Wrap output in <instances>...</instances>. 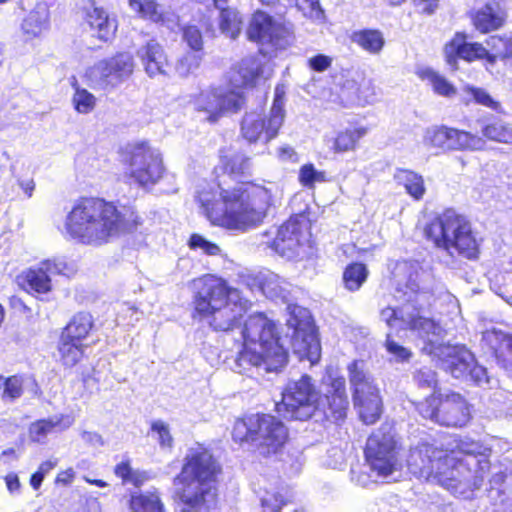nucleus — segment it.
<instances>
[{
    "label": "nucleus",
    "instance_id": "f257e3e1",
    "mask_svg": "<svg viewBox=\"0 0 512 512\" xmlns=\"http://www.w3.org/2000/svg\"><path fill=\"white\" fill-rule=\"evenodd\" d=\"M476 441L453 438L446 448L434 443L419 442L410 449L407 466L420 480L437 484L451 494L470 499L482 486L489 461Z\"/></svg>",
    "mask_w": 512,
    "mask_h": 512
},
{
    "label": "nucleus",
    "instance_id": "f03ea898",
    "mask_svg": "<svg viewBox=\"0 0 512 512\" xmlns=\"http://www.w3.org/2000/svg\"><path fill=\"white\" fill-rule=\"evenodd\" d=\"M273 187L241 182L233 187L225 179L206 184L197 199L207 219L216 226L240 233L259 227L273 205Z\"/></svg>",
    "mask_w": 512,
    "mask_h": 512
},
{
    "label": "nucleus",
    "instance_id": "7ed1b4c3",
    "mask_svg": "<svg viewBox=\"0 0 512 512\" xmlns=\"http://www.w3.org/2000/svg\"><path fill=\"white\" fill-rule=\"evenodd\" d=\"M429 275L422 271L416 262H400L397 264L395 278L397 287L394 298L401 303L400 307H386L381 310L380 317L388 326L408 328L419 337L429 338L439 335L442 328L434 320L425 316L432 304L433 294L420 281Z\"/></svg>",
    "mask_w": 512,
    "mask_h": 512
},
{
    "label": "nucleus",
    "instance_id": "20e7f679",
    "mask_svg": "<svg viewBox=\"0 0 512 512\" xmlns=\"http://www.w3.org/2000/svg\"><path fill=\"white\" fill-rule=\"evenodd\" d=\"M220 467L203 446L190 447L174 480V499L181 512H208L215 506Z\"/></svg>",
    "mask_w": 512,
    "mask_h": 512
},
{
    "label": "nucleus",
    "instance_id": "39448f33",
    "mask_svg": "<svg viewBox=\"0 0 512 512\" xmlns=\"http://www.w3.org/2000/svg\"><path fill=\"white\" fill-rule=\"evenodd\" d=\"M241 342L231 369L248 374L253 368L276 372L287 363V352L279 344L275 324L259 313L249 316L240 330Z\"/></svg>",
    "mask_w": 512,
    "mask_h": 512
},
{
    "label": "nucleus",
    "instance_id": "423d86ee",
    "mask_svg": "<svg viewBox=\"0 0 512 512\" xmlns=\"http://www.w3.org/2000/svg\"><path fill=\"white\" fill-rule=\"evenodd\" d=\"M124 229L123 219L111 202L82 198L67 214L62 233L81 244L101 246Z\"/></svg>",
    "mask_w": 512,
    "mask_h": 512
},
{
    "label": "nucleus",
    "instance_id": "0eeeda50",
    "mask_svg": "<svg viewBox=\"0 0 512 512\" xmlns=\"http://www.w3.org/2000/svg\"><path fill=\"white\" fill-rule=\"evenodd\" d=\"M195 312L215 331H233L244 313L247 301L237 289L212 275L194 280Z\"/></svg>",
    "mask_w": 512,
    "mask_h": 512
},
{
    "label": "nucleus",
    "instance_id": "6e6552de",
    "mask_svg": "<svg viewBox=\"0 0 512 512\" xmlns=\"http://www.w3.org/2000/svg\"><path fill=\"white\" fill-rule=\"evenodd\" d=\"M425 234L436 247L449 255L455 253L474 258L478 252V242L470 222L452 209L444 211L425 229Z\"/></svg>",
    "mask_w": 512,
    "mask_h": 512
},
{
    "label": "nucleus",
    "instance_id": "1a4fd4ad",
    "mask_svg": "<svg viewBox=\"0 0 512 512\" xmlns=\"http://www.w3.org/2000/svg\"><path fill=\"white\" fill-rule=\"evenodd\" d=\"M439 335H429L423 350L438 361V365L452 377L470 380L478 386L491 387L493 379L485 367L479 365L474 355L462 345H449L439 343Z\"/></svg>",
    "mask_w": 512,
    "mask_h": 512
},
{
    "label": "nucleus",
    "instance_id": "9d476101",
    "mask_svg": "<svg viewBox=\"0 0 512 512\" xmlns=\"http://www.w3.org/2000/svg\"><path fill=\"white\" fill-rule=\"evenodd\" d=\"M400 445L393 428L384 424L367 439L366 461L376 477L395 481L394 474L402 469Z\"/></svg>",
    "mask_w": 512,
    "mask_h": 512
},
{
    "label": "nucleus",
    "instance_id": "9b49d317",
    "mask_svg": "<svg viewBox=\"0 0 512 512\" xmlns=\"http://www.w3.org/2000/svg\"><path fill=\"white\" fill-rule=\"evenodd\" d=\"M320 408V394L311 377L303 375L290 381L282 392V400L276 403V410L283 417L294 420H308Z\"/></svg>",
    "mask_w": 512,
    "mask_h": 512
},
{
    "label": "nucleus",
    "instance_id": "f8f14e48",
    "mask_svg": "<svg viewBox=\"0 0 512 512\" xmlns=\"http://www.w3.org/2000/svg\"><path fill=\"white\" fill-rule=\"evenodd\" d=\"M347 369L354 405L359 411L360 418L366 424H373L382 411L379 388L366 369L364 361H353Z\"/></svg>",
    "mask_w": 512,
    "mask_h": 512
},
{
    "label": "nucleus",
    "instance_id": "ddd939ff",
    "mask_svg": "<svg viewBox=\"0 0 512 512\" xmlns=\"http://www.w3.org/2000/svg\"><path fill=\"white\" fill-rule=\"evenodd\" d=\"M285 89L278 85L272 107L267 116L260 113H246L241 123V134L248 142H263L267 144L274 139L285 119Z\"/></svg>",
    "mask_w": 512,
    "mask_h": 512
},
{
    "label": "nucleus",
    "instance_id": "4468645a",
    "mask_svg": "<svg viewBox=\"0 0 512 512\" xmlns=\"http://www.w3.org/2000/svg\"><path fill=\"white\" fill-rule=\"evenodd\" d=\"M244 102V95L239 89L219 86L199 93L193 101V106L198 113L203 114L204 120L216 123L224 115L238 112Z\"/></svg>",
    "mask_w": 512,
    "mask_h": 512
},
{
    "label": "nucleus",
    "instance_id": "2eb2a0df",
    "mask_svg": "<svg viewBox=\"0 0 512 512\" xmlns=\"http://www.w3.org/2000/svg\"><path fill=\"white\" fill-rule=\"evenodd\" d=\"M288 310L287 326L293 330V351L300 358H306L313 364L319 360L321 347L310 311L297 305L288 306Z\"/></svg>",
    "mask_w": 512,
    "mask_h": 512
},
{
    "label": "nucleus",
    "instance_id": "dca6fc26",
    "mask_svg": "<svg viewBox=\"0 0 512 512\" xmlns=\"http://www.w3.org/2000/svg\"><path fill=\"white\" fill-rule=\"evenodd\" d=\"M126 163L125 175L141 187L155 185L165 172L160 152L146 143L134 146Z\"/></svg>",
    "mask_w": 512,
    "mask_h": 512
},
{
    "label": "nucleus",
    "instance_id": "f3484780",
    "mask_svg": "<svg viewBox=\"0 0 512 512\" xmlns=\"http://www.w3.org/2000/svg\"><path fill=\"white\" fill-rule=\"evenodd\" d=\"M134 60L129 53H119L101 60L86 69L84 77L94 89H111L127 80L133 73Z\"/></svg>",
    "mask_w": 512,
    "mask_h": 512
},
{
    "label": "nucleus",
    "instance_id": "a211bd4d",
    "mask_svg": "<svg viewBox=\"0 0 512 512\" xmlns=\"http://www.w3.org/2000/svg\"><path fill=\"white\" fill-rule=\"evenodd\" d=\"M246 34L250 41L276 50L286 49L293 41L290 27L261 10L251 16Z\"/></svg>",
    "mask_w": 512,
    "mask_h": 512
},
{
    "label": "nucleus",
    "instance_id": "6ab92c4d",
    "mask_svg": "<svg viewBox=\"0 0 512 512\" xmlns=\"http://www.w3.org/2000/svg\"><path fill=\"white\" fill-rule=\"evenodd\" d=\"M305 219L301 215L291 217L274 231L262 234V245L272 248L279 255L293 259L299 255L303 240Z\"/></svg>",
    "mask_w": 512,
    "mask_h": 512
},
{
    "label": "nucleus",
    "instance_id": "aec40b11",
    "mask_svg": "<svg viewBox=\"0 0 512 512\" xmlns=\"http://www.w3.org/2000/svg\"><path fill=\"white\" fill-rule=\"evenodd\" d=\"M254 446L262 455L277 453L285 444L288 432L277 418L267 414H256L254 422Z\"/></svg>",
    "mask_w": 512,
    "mask_h": 512
},
{
    "label": "nucleus",
    "instance_id": "412c9836",
    "mask_svg": "<svg viewBox=\"0 0 512 512\" xmlns=\"http://www.w3.org/2000/svg\"><path fill=\"white\" fill-rule=\"evenodd\" d=\"M66 261L62 258H52L41 261L23 273L24 281L30 291L46 294L51 291L52 275H68L70 272Z\"/></svg>",
    "mask_w": 512,
    "mask_h": 512
},
{
    "label": "nucleus",
    "instance_id": "4be33fe9",
    "mask_svg": "<svg viewBox=\"0 0 512 512\" xmlns=\"http://www.w3.org/2000/svg\"><path fill=\"white\" fill-rule=\"evenodd\" d=\"M441 417L438 424L451 427H462L470 418L469 407L465 399L457 393L446 395L440 405Z\"/></svg>",
    "mask_w": 512,
    "mask_h": 512
},
{
    "label": "nucleus",
    "instance_id": "5701e85b",
    "mask_svg": "<svg viewBox=\"0 0 512 512\" xmlns=\"http://www.w3.org/2000/svg\"><path fill=\"white\" fill-rule=\"evenodd\" d=\"M137 56L149 77L166 75L169 62L163 47L154 39L149 40L137 51Z\"/></svg>",
    "mask_w": 512,
    "mask_h": 512
},
{
    "label": "nucleus",
    "instance_id": "b1692460",
    "mask_svg": "<svg viewBox=\"0 0 512 512\" xmlns=\"http://www.w3.org/2000/svg\"><path fill=\"white\" fill-rule=\"evenodd\" d=\"M445 55L447 62L453 65L457 58L468 62L487 58L488 50L482 44L468 43L464 34L457 33L454 38L446 44Z\"/></svg>",
    "mask_w": 512,
    "mask_h": 512
},
{
    "label": "nucleus",
    "instance_id": "393cba45",
    "mask_svg": "<svg viewBox=\"0 0 512 512\" xmlns=\"http://www.w3.org/2000/svg\"><path fill=\"white\" fill-rule=\"evenodd\" d=\"M271 76V68L263 66L260 61L254 57L244 58L238 70L231 77V82L235 86L233 89H239L242 93L241 86H254L261 79H267Z\"/></svg>",
    "mask_w": 512,
    "mask_h": 512
},
{
    "label": "nucleus",
    "instance_id": "a878e982",
    "mask_svg": "<svg viewBox=\"0 0 512 512\" xmlns=\"http://www.w3.org/2000/svg\"><path fill=\"white\" fill-rule=\"evenodd\" d=\"M333 393L325 395L324 399H320V408L323 415L334 421L345 418L348 407V399L345 391L344 379H337L333 384Z\"/></svg>",
    "mask_w": 512,
    "mask_h": 512
},
{
    "label": "nucleus",
    "instance_id": "bb28decb",
    "mask_svg": "<svg viewBox=\"0 0 512 512\" xmlns=\"http://www.w3.org/2000/svg\"><path fill=\"white\" fill-rule=\"evenodd\" d=\"M85 21L94 35L102 41L111 39L117 30V21L108 12L93 3L86 8Z\"/></svg>",
    "mask_w": 512,
    "mask_h": 512
},
{
    "label": "nucleus",
    "instance_id": "cd10ccee",
    "mask_svg": "<svg viewBox=\"0 0 512 512\" xmlns=\"http://www.w3.org/2000/svg\"><path fill=\"white\" fill-rule=\"evenodd\" d=\"M367 133L365 127H347L337 131L334 135L326 134L324 143L334 153H345L354 151L358 142Z\"/></svg>",
    "mask_w": 512,
    "mask_h": 512
},
{
    "label": "nucleus",
    "instance_id": "c85d7f7f",
    "mask_svg": "<svg viewBox=\"0 0 512 512\" xmlns=\"http://www.w3.org/2000/svg\"><path fill=\"white\" fill-rule=\"evenodd\" d=\"M507 18L505 10L496 3L486 4L478 9L473 17V24L475 28L482 32L488 33L493 30L501 28Z\"/></svg>",
    "mask_w": 512,
    "mask_h": 512
},
{
    "label": "nucleus",
    "instance_id": "c756f323",
    "mask_svg": "<svg viewBox=\"0 0 512 512\" xmlns=\"http://www.w3.org/2000/svg\"><path fill=\"white\" fill-rule=\"evenodd\" d=\"M73 423V417L63 414L38 420L32 423L29 428L30 438L34 442L42 443L49 434L64 431L72 426Z\"/></svg>",
    "mask_w": 512,
    "mask_h": 512
},
{
    "label": "nucleus",
    "instance_id": "7c9ffc66",
    "mask_svg": "<svg viewBox=\"0 0 512 512\" xmlns=\"http://www.w3.org/2000/svg\"><path fill=\"white\" fill-rule=\"evenodd\" d=\"M251 161L243 153L233 152L221 155L219 165L216 167V173L222 172L223 177L227 176L233 180H238L250 174Z\"/></svg>",
    "mask_w": 512,
    "mask_h": 512
},
{
    "label": "nucleus",
    "instance_id": "2f4dec72",
    "mask_svg": "<svg viewBox=\"0 0 512 512\" xmlns=\"http://www.w3.org/2000/svg\"><path fill=\"white\" fill-rule=\"evenodd\" d=\"M486 146V141L470 132L448 127V151H480Z\"/></svg>",
    "mask_w": 512,
    "mask_h": 512
},
{
    "label": "nucleus",
    "instance_id": "473e14b6",
    "mask_svg": "<svg viewBox=\"0 0 512 512\" xmlns=\"http://www.w3.org/2000/svg\"><path fill=\"white\" fill-rule=\"evenodd\" d=\"M49 26V11L44 4H38L24 18L21 29L26 39L39 37Z\"/></svg>",
    "mask_w": 512,
    "mask_h": 512
},
{
    "label": "nucleus",
    "instance_id": "72a5a7b5",
    "mask_svg": "<svg viewBox=\"0 0 512 512\" xmlns=\"http://www.w3.org/2000/svg\"><path fill=\"white\" fill-rule=\"evenodd\" d=\"M350 39L352 43L371 55H379L386 43L383 33L378 29L354 31Z\"/></svg>",
    "mask_w": 512,
    "mask_h": 512
},
{
    "label": "nucleus",
    "instance_id": "f704fd0d",
    "mask_svg": "<svg viewBox=\"0 0 512 512\" xmlns=\"http://www.w3.org/2000/svg\"><path fill=\"white\" fill-rule=\"evenodd\" d=\"M394 179L402 185L407 194L414 200H421L426 192L424 178L419 173L409 169H396Z\"/></svg>",
    "mask_w": 512,
    "mask_h": 512
},
{
    "label": "nucleus",
    "instance_id": "c9c22d12",
    "mask_svg": "<svg viewBox=\"0 0 512 512\" xmlns=\"http://www.w3.org/2000/svg\"><path fill=\"white\" fill-rule=\"evenodd\" d=\"M259 281L261 290L266 297L271 299H287L289 283L279 275L267 271L260 275Z\"/></svg>",
    "mask_w": 512,
    "mask_h": 512
},
{
    "label": "nucleus",
    "instance_id": "e433bc0d",
    "mask_svg": "<svg viewBox=\"0 0 512 512\" xmlns=\"http://www.w3.org/2000/svg\"><path fill=\"white\" fill-rule=\"evenodd\" d=\"M481 132L484 137L491 141L504 144L512 143V127L501 119L491 118L484 120Z\"/></svg>",
    "mask_w": 512,
    "mask_h": 512
},
{
    "label": "nucleus",
    "instance_id": "4c0bfd02",
    "mask_svg": "<svg viewBox=\"0 0 512 512\" xmlns=\"http://www.w3.org/2000/svg\"><path fill=\"white\" fill-rule=\"evenodd\" d=\"M93 326L92 316L88 313H78L66 325L62 331L65 339H73L82 342L89 334Z\"/></svg>",
    "mask_w": 512,
    "mask_h": 512
},
{
    "label": "nucleus",
    "instance_id": "58836bf2",
    "mask_svg": "<svg viewBox=\"0 0 512 512\" xmlns=\"http://www.w3.org/2000/svg\"><path fill=\"white\" fill-rule=\"evenodd\" d=\"M419 77L431 86L433 91L444 97L456 94V88L442 75L431 68H424L418 72Z\"/></svg>",
    "mask_w": 512,
    "mask_h": 512
},
{
    "label": "nucleus",
    "instance_id": "ea45409f",
    "mask_svg": "<svg viewBox=\"0 0 512 512\" xmlns=\"http://www.w3.org/2000/svg\"><path fill=\"white\" fill-rule=\"evenodd\" d=\"M129 506L133 512H165L163 503L156 492L133 494Z\"/></svg>",
    "mask_w": 512,
    "mask_h": 512
},
{
    "label": "nucleus",
    "instance_id": "a19ab883",
    "mask_svg": "<svg viewBox=\"0 0 512 512\" xmlns=\"http://www.w3.org/2000/svg\"><path fill=\"white\" fill-rule=\"evenodd\" d=\"M58 351L60 359L65 366L72 367L76 365L83 356L84 346L82 342L71 338L65 339L61 334Z\"/></svg>",
    "mask_w": 512,
    "mask_h": 512
},
{
    "label": "nucleus",
    "instance_id": "79ce46f5",
    "mask_svg": "<svg viewBox=\"0 0 512 512\" xmlns=\"http://www.w3.org/2000/svg\"><path fill=\"white\" fill-rule=\"evenodd\" d=\"M368 277V270L362 263H352L343 273L344 286L349 291H357Z\"/></svg>",
    "mask_w": 512,
    "mask_h": 512
},
{
    "label": "nucleus",
    "instance_id": "37998d69",
    "mask_svg": "<svg viewBox=\"0 0 512 512\" xmlns=\"http://www.w3.org/2000/svg\"><path fill=\"white\" fill-rule=\"evenodd\" d=\"M423 144L427 148L439 149L443 152L448 151V127L433 126L424 131Z\"/></svg>",
    "mask_w": 512,
    "mask_h": 512
},
{
    "label": "nucleus",
    "instance_id": "c03bdc74",
    "mask_svg": "<svg viewBox=\"0 0 512 512\" xmlns=\"http://www.w3.org/2000/svg\"><path fill=\"white\" fill-rule=\"evenodd\" d=\"M74 94L72 96V104L74 109L80 114L91 113L97 104L96 97L87 89L80 87L75 81L72 84Z\"/></svg>",
    "mask_w": 512,
    "mask_h": 512
},
{
    "label": "nucleus",
    "instance_id": "a18cd8bd",
    "mask_svg": "<svg viewBox=\"0 0 512 512\" xmlns=\"http://www.w3.org/2000/svg\"><path fill=\"white\" fill-rule=\"evenodd\" d=\"M242 19L234 9L223 8L220 13V29L228 37L235 39L241 31Z\"/></svg>",
    "mask_w": 512,
    "mask_h": 512
},
{
    "label": "nucleus",
    "instance_id": "49530a36",
    "mask_svg": "<svg viewBox=\"0 0 512 512\" xmlns=\"http://www.w3.org/2000/svg\"><path fill=\"white\" fill-rule=\"evenodd\" d=\"M130 9L138 16L150 19L154 22L163 21L162 14L159 12V5L155 0H128Z\"/></svg>",
    "mask_w": 512,
    "mask_h": 512
},
{
    "label": "nucleus",
    "instance_id": "de8ad7c7",
    "mask_svg": "<svg viewBox=\"0 0 512 512\" xmlns=\"http://www.w3.org/2000/svg\"><path fill=\"white\" fill-rule=\"evenodd\" d=\"M256 414L238 419L232 431V437L236 442H251L254 445V422Z\"/></svg>",
    "mask_w": 512,
    "mask_h": 512
},
{
    "label": "nucleus",
    "instance_id": "09e8293b",
    "mask_svg": "<svg viewBox=\"0 0 512 512\" xmlns=\"http://www.w3.org/2000/svg\"><path fill=\"white\" fill-rule=\"evenodd\" d=\"M299 182L302 186L312 189L317 183H324L328 181L325 171L318 170L312 163L304 164L298 175Z\"/></svg>",
    "mask_w": 512,
    "mask_h": 512
},
{
    "label": "nucleus",
    "instance_id": "8fccbe9b",
    "mask_svg": "<svg viewBox=\"0 0 512 512\" xmlns=\"http://www.w3.org/2000/svg\"><path fill=\"white\" fill-rule=\"evenodd\" d=\"M509 332L498 328L496 326H492L484 331H482V346L489 349L494 356L496 353H499V347L502 342L505 341Z\"/></svg>",
    "mask_w": 512,
    "mask_h": 512
},
{
    "label": "nucleus",
    "instance_id": "3c124183",
    "mask_svg": "<svg viewBox=\"0 0 512 512\" xmlns=\"http://www.w3.org/2000/svg\"><path fill=\"white\" fill-rule=\"evenodd\" d=\"M442 400L443 399L432 395L427 397L424 401L417 403L416 409L423 418L438 423V419L441 417L440 405Z\"/></svg>",
    "mask_w": 512,
    "mask_h": 512
},
{
    "label": "nucleus",
    "instance_id": "603ef678",
    "mask_svg": "<svg viewBox=\"0 0 512 512\" xmlns=\"http://www.w3.org/2000/svg\"><path fill=\"white\" fill-rule=\"evenodd\" d=\"M24 383L25 378L22 376L14 375L9 378H5L2 399L5 402H12L20 398L23 393Z\"/></svg>",
    "mask_w": 512,
    "mask_h": 512
},
{
    "label": "nucleus",
    "instance_id": "864d4df0",
    "mask_svg": "<svg viewBox=\"0 0 512 512\" xmlns=\"http://www.w3.org/2000/svg\"><path fill=\"white\" fill-rule=\"evenodd\" d=\"M385 347L390 356V361L408 362L412 357V352L408 348L391 339L389 335L387 336Z\"/></svg>",
    "mask_w": 512,
    "mask_h": 512
},
{
    "label": "nucleus",
    "instance_id": "5fc2aeb1",
    "mask_svg": "<svg viewBox=\"0 0 512 512\" xmlns=\"http://www.w3.org/2000/svg\"><path fill=\"white\" fill-rule=\"evenodd\" d=\"M152 433L156 434L157 440L161 448H171L173 445V437L167 423L162 420H156L151 425Z\"/></svg>",
    "mask_w": 512,
    "mask_h": 512
},
{
    "label": "nucleus",
    "instance_id": "6e6d98bb",
    "mask_svg": "<svg viewBox=\"0 0 512 512\" xmlns=\"http://www.w3.org/2000/svg\"><path fill=\"white\" fill-rule=\"evenodd\" d=\"M189 247L191 249H200L205 254L210 256L218 255L221 251L220 247L212 243L199 234H193L189 240Z\"/></svg>",
    "mask_w": 512,
    "mask_h": 512
},
{
    "label": "nucleus",
    "instance_id": "4d7b16f0",
    "mask_svg": "<svg viewBox=\"0 0 512 512\" xmlns=\"http://www.w3.org/2000/svg\"><path fill=\"white\" fill-rule=\"evenodd\" d=\"M465 91L473 96L476 103L491 108L493 110H498L500 104L495 101L491 95L482 88H476L472 86H467Z\"/></svg>",
    "mask_w": 512,
    "mask_h": 512
},
{
    "label": "nucleus",
    "instance_id": "13d9d810",
    "mask_svg": "<svg viewBox=\"0 0 512 512\" xmlns=\"http://www.w3.org/2000/svg\"><path fill=\"white\" fill-rule=\"evenodd\" d=\"M115 474L125 483L140 485L143 481L141 473L134 471L127 462H121L116 465Z\"/></svg>",
    "mask_w": 512,
    "mask_h": 512
},
{
    "label": "nucleus",
    "instance_id": "bf43d9fd",
    "mask_svg": "<svg viewBox=\"0 0 512 512\" xmlns=\"http://www.w3.org/2000/svg\"><path fill=\"white\" fill-rule=\"evenodd\" d=\"M496 359L506 369L512 372V334L509 333L505 341L499 347V353H496Z\"/></svg>",
    "mask_w": 512,
    "mask_h": 512
},
{
    "label": "nucleus",
    "instance_id": "052dcab7",
    "mask_svg": "<svg viewBox=\"0 0 512 512\" xmlns=\"http://www.w3.org/2000/svg\"><path fill=\"white\" fill-rule=\"evenodd\" d=\"M295 3L306 17L319 20L324 15L319 0H295Z\"/></svg>",
    "mask_w": 512,
    "mask_h": 512
},
{
    "label": "nucleus",
    "instance_id": "680f3d73",
    "mask_svg": "<svg viewBox=\"0 0 512 512\" xmlns=\"http://www.w3.org/2000/svg\"><path fill=\"white\" fill-rule=\"evenodd\" d=\"M487 45L492 51V55L488 52L487 59L490 62H494L496 58H505V51L507 45V38L500 36H491L487 40Z\"/></svg>",
    "mask_w": 512,
    "mask_h": 512
},
{
    "label": "nucleus",
    "instance_id": "e2e57ef3",
    "mask_svg": "<svg viewBox=\"0 0 512 512\" xmlns=\"http://www.w3.org/2000/svg\"><path fill=\"white\" fill-rule=\"evenodd\" d=\"M286 502L279 493L266 492L261 498V505L264 512H278Z\"/></svg>",
    "mask_w": 512,
    "mask_h": 512
},
{
    "label": "nucleus",
    "instance_id": "0e129e2a",
    "mask_svg": "<svg viewBox=\"0 0 512 512\" xmlns=\"http://www.w3.org/2000/svg\"><path fill=\"white\" fill-rule=\"evenodd\" d=\"M414 380L421 387L435 388L437 384L436 373L427 367L418 370L414 375Z\"/></svg>",
    "mask_w": 512,
    "mask_h": 512
},
{
    "label": "nucleus",
    "instance_id": "69168bd1",
    "mask_svg": "<svg viewBox=\"0 0 512 512\" xmlns=\"http://www.w3.org/2000/svg\"><path fill=\"white\" fill-rule=\"evenodd\" d=\"M199 63L200 59L196 54L188 53L180 59L176 69L180 75L185 76L197 68Z\"/></svg>",
    "mask_w": 512,
    "mask_h": 512
},
{
    "label": "nucleus",
    "instance_id": "338daca9",
    "mask_svg": "<svg viewBox=\"0 0 512 512\" xmlns=\"http://www.w3.org/2000/svg\"><path fill=\"white\" fill-rule=\"evenodd\" d=\"M184 39L187 44L195 51L202 48L203 41L200 30L195 26H188L183 33Z\"/></svg>",
    "mask_w": 512,
    "mask_h": 512
},
{
    "label": "nucleus",
    "instance_id": "774afa93",
    "mask_svg": "<svg viewBox=\"0 0 512 512\" xmlns=\"http://www.w3.org/2000/svg\"><path fill=\"white\" fill-rule=\"evenodd\" d=\"M332 59L326 55L319 54L309 59V66L311 69L322 72L330 67Z\"/></svg>",
    "mask_w": 512,
    "mask_h": 512
}]
</instances>
